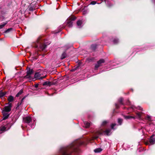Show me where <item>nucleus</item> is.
Instances as JSON below:
<instances>
[{
	"label": "nucleus",
	"mask_w": 155,
	"mask_h": 155,
	"mask_svg": "<svg viewBox=\"0 0 155 155\" xmlns=\"http://www.w3.org/2000/svg\"><path fill=\"white\" fill-rule=\"evenodd\" d=\"M6 129V127L5 126H3L0 129V130H1V132H2V133L3 131L5 130Z\"/></svg>",
	"instance_id": "obj_19"
},
{
	"label": "nucleus",
	"mask_w": 155,
	"mask_h": 155,
	"mask_svg": "<svg viewBox=\"0 0 155 155\" xmlns=\"http://www.w3.org/2000/svg\"><path fill=\"white\" fill-rule=\"evenodd\" d=\"M76 19V18L74 16L70 17L67 19V25L69 27L71 28L72 26V22Z\"/></svg>",
	"instance_id": "obj_4"
},
{
	"label": "nucleus",
	"mask_w": 155,
	"mask_h": 155,
	"mask_svg": "<svg viewBox=\"0 0 155 155\" xmlns=\"http://www.w3.org/2000/svg\"><path fill=\"white\" fill-rule=\"evenodd\" d=\"M50 83L51 82L50 81H45L43 83V85L44 86L45 85H50Z\"/></svg>",
	"instance_id": "obj_18"
},
{
	"label": "nucleus",
	"mask_w": 155,
	"mask_h": 155,
	"mask_svg": "<svg viewBox=\"0 0 155 155\" xmlns=\"http://www.w3.org/2000/svg\"><path fill=\"white\" fill-rule=\"evenodd\" d=\"M84 127L86 128L90 126V123L88 122H84Z\"/></svg>",
	"instance_id": "obj_13"
},
{
	"label": "nucleus",
	"mask_w": 155,
	"mask_h": 155,
	"mask_svg": "<svg viewBox=\"0 0 155 155\" xmlns=\"http://www.w3.org/2000/svg\"><path fill=\"white\" fill-rule=\"evenodd\" d=\"M66 54L65 52L63 53L61 55V59H63L65 58L66 57Z\"/></svg>",
	"instance_id": "obj_14"
},
{
	"label": "nucleus",
	"mask_w": 155,
	"mask_h": 155,
	"mask_svg": "<svg viewBox=\"0 0 155 155\" xmlns=\"http://www.w3.org/2000/svg\"><path fill=\"white\" fill-rule=\"evenodd\" d=\"M142 114V113L140 112L137 113V117L138 118H140Z\"/></svg>",
	"instance_id": "obj_21"
},
{
	"label": "nucleus",
	"mask_w": 155,
	"mask_h": 155,
	"mask_svg": "<svg viewBox=\"0 0 155 155\" xmlns=\"http://www.w3.org/2000/svg\"><path fill=\"white\" fill-rule=\"evenodd\" d=\"M97 47V45L95 44L91 46V48L93 50H94Z\"/></svg>",
	"instance_id": "obj_20"
},
{
	"label": "nucleus",
	"mask_w": 155,
	"mask_h": 155,
	"mask_svg": "<svg viewBox=\"0 0 155 155\" xmlns=\"http://www.w3.org/2000/svg\"><path fill=\"white\" fill-rule=\"evenodd\" d=\"M6 94V93L3 92L2 91H0V97H2L4 96Z\"/></svg>",
	"instance_id": "obj_17"
},
{
	"label": "nucleus",
	"mask_w": 155,
	"mask_h": 155,
	"mask_svg": "<svg viewBox=\"0 0 155 155\" xmlns=\"http://www.w3.org/2000/svg\"><path fill=\"white\" fill-rule=\"evenodd\" d=\"M2 133V132H1V130H0V134Z\"/></svg>",
	"instance_id": "obj_36"
},
{
	"label": "nucleus",
	"mask_w": 155,
	"mask_h": 155,
	"mask_svg": "<svg viewBox=\"0 0 155 155\" xmlns=\"http://www.w3.org/2000/svg\"><path fill=\"white\" fill-rule=\"evenodd\" d=\"M146 119L149 120H151V117L150 116H148L147 117Z\"/></svg>",
	"instance_id": "obj_28"
},
{
	"label": "nucleus",
	"mask_w": 155,
	"mask_h": 155,
	"mask_svg": "<svg viewBox=\"0 0 155 155\" xmlns=\"http://www.w3.org/2000/svg\"><path fill=\"white\" fill-rule=\"evenodd\" d=\"M102 150L100 148H98L94 150V151L95 153H99L101 152Z\"/></svg>",
	"instance_id": "obj_15"
},
{
	"label": "nucleus",
	"mask_w": 155,
	"mask_h": 155,
	"mask_svg": "<svg viewBox=\"0 0 155 155\" xmlns=\"http://www.w3.org/2000/svg\"><path fill=\"white\" fill-rule=\"evenodd\" d=\"M122 122V119L120 118H119L118 120V122L120 125H121Z\"/></svg>",
	"instance_id": "obj_22"
},
{
	"label": "nucleus",
	"mask_w": 155,
	"mask_h": 155,
	"mask_svg": "<svg viewBox=\"0 0 155 155\" xmlns=\"http://www.w3.org/2000/svg\"><path fill=\"white\" fill-rule=\"evenodd\" d=\"M12 28H8V29H7L5 31V32L6 33H8V32L9 31H10L12 30Z\"/></svg>",
	"instance_id": "obj_25"
},
{
	"label": "nucleus",
	"mask_w": 155,
	"mask_h": 155,
	"mask_svg": "<svg viewBox=\"0 0 155 155\" xmlns=\"http://www.w3.org/2000/svg\"><path fill=\"white\" fill-rule=\"evenodd\" d=\"M32 73V69L29 68L27 72V75L25 76V78L28 79L29 80L34 81V79L31 76Z\"/></svg>",
	"instance_id": "obj_3"
},
{
	"label": "nucleus",
	"mask_w": 155,
	"mask_h": 155,
	"mask_svg": "<svg viewBox=\"0 0 155 155\" xmlns=\"http://www.w3.org/2000/svg\"><path fill=\"white\" fill-rule=\"evenodd\" d=\"M123 98H120V102L122 104H123V103L122 102L123 101Z\"/></svg>",
	"instance_id": "obj_32"
},
{
	"label": "nucleus",
	"mask_w": 155,
	"mask_h": 155,
	"mask_svg": "<svg viewBox=\"0 0 155 155\" xmlns=\"http://www.w3.org/2000/svg\"><path fill=\"white\" fill-rule=\"evenodd\" d=\"M130 118H132L134 119L135 118L134 117H130V116H126V118L127 119H129Z\"/></svg>",
	"instance_id": "obj_31"
},
{
	"label": "nucleus",
	"mask_w": 155,
	"mask_h": 155,
	"mask_svg": "<svg viewBox=\"0 0 155 155\" xmlns=\"http://www.w3.org/2000/svg\"><path fill=\"white\" fill-rule=\"evenodd\" d=\"M22 91H20L16 95V97H18L22 93Z\"/></svg>",
	"instance_id": "obj_24"
},
{
	"label": "nucleus",
	"mask_w": 155,
	"mask_h": 155,
	"mask_svg": "<svg viewBox=\"0 0 155 155\" xmlns=\"http://www.w3.org/2000/svg\"><path fill=\"white\" fill-rule=\"evenodd\" d=\"M77 25L78 28H80L81 27L82 22L81 21L79 20L77 21Z\"/></svg>",
	"instance_id": "obj_12"
},
{
	"label": "nucleus",
	"mask_w": 155,
	"mask_h": 155,
	"mask_svg": "<svg viewBox=\"0 0 155 155\" xmlns=\"http://www.w3.org/2000/svg\"><path fill=\"white\" fill-rule=\"evenodd\" d=\"M116 125V124H112L111 125V128L112 129H113L114 127Z\"/></svg>",
	"instance_id": "obj_27"
},
{
	"label": "nucleus",
	"mask_w": 155,
	"mask_h": 155,
	"mask_svg": "<svg viewBox=\"0 0 155 155\" xmlns=\"http://www.w3.org/2000/svg\"><path fill=\"white\" fill-rule=\"evenodd\" d=\"M145 144L146 145H148V144H149V143L148 142H146L145 143Z\"/></svg>",
	"instance_id": "obj_35"
},
{
	"label": "nucleus",
	"mask_w": 155,
	"mask_h": 155,
	"mask_svg": "<svg viewBox=\"0 0 155 155\" xmlns=\"http://www.w3.org/2000/svg\"><path fill=\"white\" fill-rule=\"evenodd\" d=\"M96 3V1H92L91 2V4L93 5H94Z\"/></svg>",
	"instance_id": "obj_30"
},
{
	"label": "nucleus",
	"mask_w": 155,
	"mask_h": 155,
	"mask_svg": "<svg viewBox=\"0 0 155 155\" xmlns=\"http://www.w3.org/2000/svg\"><path fill=\"white\" fill-rule=\"evenodd\" d=\"M8 105L4 107L2 110H5L6 111L10 112L11 110L12 107V104L11 103H8Z\"/></svg>",
	"instance_id": "obj_5"
},
{
	"label": "nucleus",
	"mask_w": 155,
	"mask_h": 155,
	"mask_svg": "<svg viewBox=\"0 0 155 155\" xmlns=\"http://www.w3.org/2000/svg\"><path fill=\"white\" fill-rule=\"evenodd\" d=\"M41 74L39 73H36L34 76L35 78L38 79H42L43 78H45L46 77V75H45L43 77H41Z\"/></svg>",
	"instance_id": "obj_8"
},
{
	"label": "nucleus",
	"mask_w": 155,
	"mask_h": 155,
	"mask_svg": "<svg viewBox=\"0 0 155 155\" xmlns=\"http://www.w3.org/2000/svg\"><path fill=\"white\" fill-rule=\"evenodd\" d=\"M7 23V22H6L5 23H4L3 24H2L0 25V29H1Z\"/></svg>",
	"instance_id": "obj_23"
},
{
	"label": "nucleus",
	"mask_w": 155,
	"mask_h": 155,
	"mask_svg": "<svg viewBox=\"0 0 155 155\" xmlns=\"http://www.w3.org/2000/svg\"><path fill=\"white\" fill-rule=\"evenodd\" d=\"M38 84H36L35 85V87H36V88H37L38 87Z\"/></svg>",
	"instance_id": "obj_33"
},
{
	"label": "nucleus",
	"mask_w": 155,
	"mask_h": 155,
	"mask_svg": "<svg viewBox=\"0 0 155 155\" xmlns=\"http://www.w3.org/2000/svg\"><path fill=\"white\" fill-rule=\"evenodd\" d=\"M31 120V119L30 117H26L23 118V121L25 123L27 124L29 123Z\"/></svg>",
	"instance_id": "obj_7"
},
{
	"label": "nucleus",
	"mask_w": 155,
	"mask_h": 155,
	"mask_svg": "<svg viewBox=\"0 0 155 155\" xmlns=\"http://www.w3.org/2000/svg\"><path fill=\"white\" fill-rule=\"evenodd\" d=\"M110 132V130L109 129L106 130L105 131H104L103 130H99L97 132V135H96L95 137H94V139H96L98 137V136L100 135H101L103 134L104 133H105L107 135H108L109 134Z\"/></svg>",
	"instance_id": "obj_2"
},
{
	"label": "nucleus",
	"mask_w": 155,
	"mask_h": 155,
	"mask_svg": "<svg viewBox=\"0 0 155 155\" xmlns=\"http://www.w3.org/2000/svg\"><path fill=\"white\" fill-rule=\"evenodd\" d=\"M104 62V60L103 59H101L97 61V63L95 65V68H97L101 65V64Z\"/></svg>",
	"instance_id": "obj_9"
},
{
	"label": "nucleus",
	"mask_w": 155,
	"mask_h": 155,
	"mask_svg": "<svg viewBox=\"0 0 155 155\" xmlns=\"http://www.w3.org/2000/svg\"><path fill=\"white\" fill-rule=\"evenodd\" d=\"M2 110V113L3 115V120H5L7 119L8 118L10 115V112Z\"/></svg>",
	"instance_id": "obj_6"
},
{
	"label": "nucleus",
	"mask_w": 155,
	"mask_h": 155,
	"mask_svg": "<svg viewBox=\"0 0 155 155\" xmlns=\"http://www.w3.org/2000/svg\"><path fill=\"white\" fill-rule=\"evenodd\" d=\"M138 109L139 110H142V107H139V108Z\"/></svg>",
	"instance_id": "obj_34"
},
{
	"label": "nucleus",
	"mask_w": 155,
	"mask_h": 155,
	"mask_svg": "<svg viewBox=\"0 0 155 155\" xmlns=\"http://www.w3.org/2000/svg\"><path fill=\"white\" fill-rule=\"evenodd\" d=\"M107 122L106 121H103L102 123V125L103 126H104L105 124H106L107 123Z\"/></svg>",
	"instance_id": "obj_29"
},
{
	"label": "nucleus",
	"mask_w": 155,
	"mask_h": 155,
	"mask_svg": "<svg viewBox=\"0 0 155 155\" xmlns=\"http://www.w3.org/2000/svg\"><path fill=\"white\" fill-rule=\"evenodd\" d=\"M77 147L74 143H73L67 147L62 149L61 152L62 155H70V153L71 150L75 151Z\"/></svg>",
	"instance_id": "obj_1"
},
{
	"label": "nucleus",
	"mask_w": 155,
	"mask_h": 155,
	"mask_svg": "<svg viewBox=\"0 0 155 155\" xmlns=\"http://www.w3.org/2000/svg\"><path fill=\"white\" fill-rule=\"evenodd\" d=\"M113 41H114V44H116L118 42V39H114Z\"/></svg>",
	"instance_id": "obj_26"
},
{
	"label": "nucleus",
	"mask_w": 155,
	"mask_h": 155,
	"mask_svg": "<svg viewBox=\"0 0 155 155\" xmlns=\"http://www.w3.org/2000/svg\"><path fill=\"white\" fill-rule=\"evenodd\" d=\"M154 136L152 135L150 137L149 139V143L151 145H153L155 143V139L154 137Z\"/></svg>",
	"instance_id": "obj_10"
},
{
	"label": "nucleus",
	"mask_w": 155,
	"mask_h": 155,
	"mask_svg": "<svg viewBox=\"0 0 155 155\" xmlns=\"http://www.w3.org/2000/svg\"><path fill=\"white\" fill-rule=\"evenodd\" d=\"M8 100L9 101L8 103H10V102L13 101L14 100L13 97L11 95L8 98Z\"/></svg>",
	"instance_id": "obj_11"
},
{
	"label": "nucleus",
	"mask_w": 155,
	"mask_h": 155,
	"mask_svg": "<svg viewBox=\"0 0 155 155\" xmlns=\"http://www.w3.org/2000/svg\"><path fill=\"white\" fill-rule=\"evenodd\" d=\"M46 46V45H45L41 44L40 45V48L42 50H43L45 48Z\"/></svg>",
	"instance_id": "obj_16"
}]
</instances>
